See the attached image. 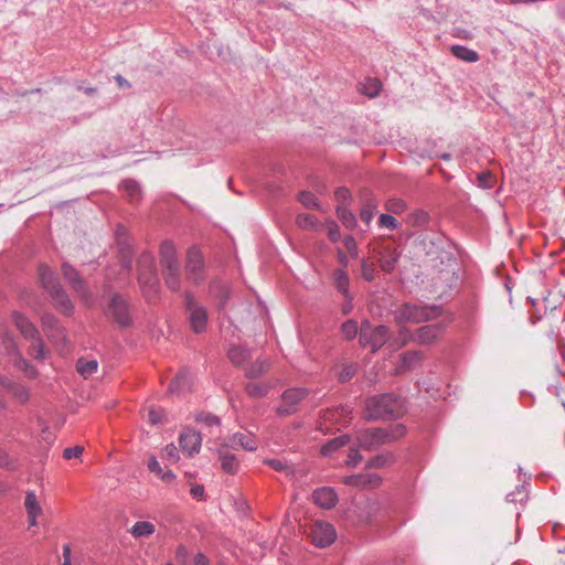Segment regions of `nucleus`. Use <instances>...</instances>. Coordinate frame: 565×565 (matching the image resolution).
<instances>
[{"instance_id": "1", "label": "nucleus", "mask_w": 565, "mask_h": 565, "mask_svg": "<svg viewBox=\"0 0 565 565\" xmlns=\"http://www.w3.org/2000/svg\"><path fill=\"white\" fill-rule=\"evenodd\" d=\"M366 416L371 419L399 416L404 413L403 401L394 394H383L366 399Z\"/></svg>"}, {"instance_id": "2", "label": "nucleus", "mask_w": 565, "mask_h": 565, "mask_svg": "<svg viewBox=\"0 0 565 565\" xmlns=\"http://www.w3.org/2000/svg\"><path fill=\"white\" fill-rule=\"evenodd\" d=\"M39 278L44 289L50 292L57 309L64 315H70L73 310L72 302L49 266L44 264L39 266Z\"/></svg>"}, {"instance_id": "3", "label": "nucleus", "mask_w": 565, "mask_h": 565, "mask_svg": "<svg viewBox=\"0 0 565 565\" xmlns=\"http://www.w3.org/2000/svg\"><path fill=\"white\" fill-rule=\"evenodd\" d=\"M405 435V427L401 424L392 426L388 430L383 428L370 429L359 434V447L372 450L383 444L396 440Z\"/></svg>"}, {"instance_id": "4", "label": "nucleus", "mask_w": 565, "mask_h": 565, "mask_svg": "<svg viewBox=\"0 0 565 565\" xmlns=\"http://www.w3.org/2000/svg\"><path fill=\"white\" fill-rule=\"evenodd\" d=\"M12 321L21 335L31 342L30 354L36 360H44L46 351L34 324L19 311L12 312Z\"/></svg>"}, {"instance_id": "5", "label": "nucleus", "mask_w": 565, "mask_h": 565, "mask_svg": "<svg viewBox=\"0 0 565 565\" xmlns=\"http://www.w3.org/2000/svg\"><path fill=\"white\" fill-rule=\"evenodd\" d=\"M138 280L145 296L151 300L159 291V280L156 274L154 258L150 254H143L138 260Z\"/></svg>"}, {"instance_id": "6", "label": "nucleus", "mask_w": 565, "mask_h": 565, "mask_svg": "<svg viewBox=\"0 0 565 565\" xmlns=\"http://www.w3.org/2000/svg\"><path fill=\"white\" fill-rule=\"evenodd\" d=\"M441 309L436 306H416L406 303L395 315L396 322L404 328L403 324L406 322L420 323L439 317Z\"/></svg>"}, {"instance_id": "7", "label": "nucleus", "mask_w": 565, "mask_h": 565, "mask_svg": "<svg viewBox=\"0 0 565 565\" xmlns=\"http://www.w3.org/2000/svg\"><path fill=\"white\" fill-rule=\"evenodd\" d=\"M367 248L383 271L390 274L395 269L399 253L393 244L379 238L370 242Z\"/></svg>"}, {"instance_id": "8", "label": "nucleus", "mask_w": 565, "mask_h": 565, "mask_svg": "<svg viewBox=\"0 0 565 565\" xmlns=\"http://www.w3.org/2000/svg\"><path fill=\"white\" fill-rule=\"evenodd\" d=\"M388 339V329L384 326L373 327L365 322L360 329V343L369 347L372 352L382 348Z\"/></svg>"}, {"instance_id": "9", "label": "nucleus", "mask_w": 565, "mask_h": 565, "mask_svg": "<svg viewBox=\"0 0 565 565\" xmlns=\"http://www.w3.org/2000/svg\"><path fill=\"white\" fill-rule=\"evenodd\" d=\"M309 537L315 546L323 548L335 541L337 532L332 524L317 520L310 526Z\"/></svg>"}, {"instance_id": "10", "label": "nucleus", "mask_w": 565, "mask_h": 565, "mask_svg": "<svg viewBox=\"0 0 565 565\" xmlns=\"http://www.w3.org/2000/svg\"><path fill=\"white\" fill-rule=\"evenodd\" d=\"M441 331V324H428L417 329L414 335H409L408 331L405 328H402L399 330V337L403 345L411 340L418 344L427 345L433 343L436 339H438Z\"/></svg>"}, {"instance_id": "11", "label": "nucleus", "mask_w": 565, "mask_h": 565, "mask_svg": "<svg viewBox=\"0 0 565 565\" xmlns=\"http://www.w3.org/2000/svg\"><path fill=\"white\" fill-rule=\"evenodd\" d=\"M308 392L305 388H290L282 393L281 403L277 407L280 416H289L298 411L299 403L305 399Z\"/></svg>"}, {"instance_id": "12", "label": "nucleus", "mask_w": 565, "mask_h": 565, "mask_svg": "<svg viewBox=\"0 0 565 565\" xmlns=\"http://www.w3.org/2000/svg\"><path fill=\"white\" fill-rule=\"evenodd\" d=\"M185 303L191 329L195 333L203 332L207 322L206 310L202 306L198 305L189 295L186 296Z\"/></svg>"}, {"instance_id": "13", "label": "nucleus", "mask_w": 565, "mask_h": 565, "mask_svg": "<svg viewBox=\"0 0 565 565\" xmlns=\"http://www.w3.org/2000/svg\"><path fill=\"white\" fill-rule=\"evenodd\" d=\"M107 315L120 327H128L131 324V316L129 307L121 297L114 296L108 306Z\"/></svg>"}, {"instance_id": "14", "label": "nucleus", "mask_w": 565, "mask_h": 565, "mask_svg": "<svg viewBox=\"0 0 565 565\" xmlns=\"http://www.w3.org/2000/svg\"><path fill=\"white\" fill-rule=\"evenodd\" d=\"M185 270L188 279L193 282H199L203 279V256L196 247H190L188 250Z\"/></svg>"}, {"instance_id": "15", "label": "nucleus", "mask_w": 565, "mask_h": 565, "mask_svg": "<svg viewBox=\"0 0 565 565\" xmlns=\"http://www.w3.org/2000/svg\"><path fill=\"white\" fill-rule=\"evenodd\" d=\"M62 271L64 278L72 285L73 289L77 295L88 303L90 300V295L86 289L85 281L78 276L77 271L71 267L68 264H63Z\"/></svg>"}, {"instance_id": "16", "label": "nucleus", "mask_w": 565, "mask_h": 565, "mask_svg": "<svg viewBox=\"0 0 565 565\" xmlns=\"http://www.w3.org/2000/svg\"><path fill=\"white\" fill-rule=\"evenodd\" d=\"M343 482L348 486L361 489H374L381 484L382 479L377 473L365 472L360 475L348 476L343 479Z\"/></svg>"}, {"instance_id": "17", "label": "nucleus", "mask_w": 565, "mask_h": 565, "mask_svg": "<svg viewBox=\"0 0 565 565\" xmlns=\"http://www.w3.org/2000/svg\"><path fill=\"white\" fill-rule=\"evenodd\" d=\"M202 438L201 435L192 429H186L182 431L179 436V444L182 451L192 457L199 452L201 448Z\"/></svg>"}, {"instance_id": "18", "label": "nucleus", "mask_w": 565, "mask_h": 565, "mask_svg": "<svg viewBox=\"0 0 565 565\" xmlns=\"http://www.w3.org/2000/svg\"><path fill=\"white\" fill-rule=\"evenodd\" d=\"M160 262L163 270L180 269L175 246L172 242H163L160 247Z\"/></svg>"}, {"instance_id": "19", "label": "nucleus", "mask_w": 565, "mask_h": 565, "mask_svg": "<svg viewBox=\"0 0 565 565\" xmlns=\"http://www.w3.org/2000/svg\"><path fill=\"white\" fill-rule=\"evenodd\" d=\"M218 457L224 472L235 475L238 471L239 462L227 444L220 447Z\"/></svg>"}, {"instance_id": "20", "label": "nucleus", "mask_w": 565, "mask_h": 565, "mask_svg": "<svg viewBox=\"0 0 565 565\" xmlns=\"http://www.w3.org/2000/svg\"><path fill=\"white\" fill-rule=\"evenodd\" d=\"M315 503L323 509H332L338 502V495L331 488H320L312 493Z\"/></svg>"}, {"instance_id": "21", "label": "nucleus", "mask_w": 565, "mask_h": 565, "mask_svg": "<svg viewBox=\"0 0 565 565\" xmlns=\"http://www.w3.org/2000/svg\"><path fill=\"white\" fill-rule=\"evenodd\" d=\"M42 328L50 340H55L54 330L58 331L63 339H65V330L60 327L58 321L52 315H44L42 317Z\"/></svg>"}, {"instance_id": "22", "label": "nucleus", "mask_w": 565, "mask_h": 565, "mask_svg": "<svg viewBox=\"0 0 565 565\" xmlns=\"http://www.w3.org/2000/svg\"><path fill=\"white\" fill-rule=\"evenodd\" d=\"M230 448H236L239 446L245 450H255L257 448V444L250 435L245 434H235L231 437L230 443L227 444Z\"/></svg>"}, {"instance_id": "23", "label": "nucleus", "mask_w": 565, "mask_h": 565, "mask_svg": "<svg viewBox=\"0 0 565 565\" xmlns=\"http://www.w3.org/2000/svg\"><path fill=\"white\" fill-rule=\"evenodd\" d=\"M350 411L348 407L339 406L333 409H327L323 414L324 422L345 424L348 422Z\"/></svg>"}, {"instance_id": "24", "label": "nucleus", "mask_w": 565, "mask_h": 565, "mask_svg": "<svg viewBox=\"0 0 565 565\" xmlns=\"http://www.w3.org/2000/svg\"><path fill=\"white\" fill-rule=\"evenodd\" d=\"M131 202H137L141 196V190L135 179H125L119 186Z\"/></svg>"}, {"instance_id": "25", "label": "nucleus", "mask_w": 565, "mask_h": 565, "mask_svg": "<svg viewBox=\"0 0 565 565\" xmlns=\"http://www.w3.org/2000/svg\"><path fill=\"white\" fill-rule=\"evenodd\" d=\"M198 422H200L203 428L209 429L210 434L216 435L221 430V420L218 417L212 414L202 413L198 416Z\"/></svg>"}, {"instance_id": "26", "label": "nucleus", "mask_w": 565, "mask_h": 565, "mask_svg": "<svg viewBox=\"0 0 565 565\" xmlns=\"http://www.w3.org/2000/svg\"><path fill=\"white\" fill-rule=\"evenodd\" d=\"M382 89V83L377 78H366L361 84V93L370 98L376 97Z\"/></svg>"}, {"instance_id": "27", "label": "nucleus", "mask_w": 565, "mask_h": 565, "mask_svg": "<svg viewBox=\"0 0 565 565\" xmlns=\"http://www.w3.org/2000/svg\"><path fill=\"white\" fill-rule=\"evenodd\" d=\"M227 356L233 364L242 365L249 358V352L241 345H232L228 349Z\"/></svg>"}, {"instance_id": "28", "label": "nucleus", "mask_w": 565, "mask_h": 565, "mask_svg": "<svg viewBox=\"0 0 565 565\" xmlns=\"http://www.w3.org/2000/svg\"><path fill=\"white\" fill-rule=\"evenodd\" d=\"M156 531V526L153 523L148 521H139L134 524V526L130 530V533L134 537H142V536H149L153 534Z\"/></svg>"}, {"instance_id": "29", "label": "nucleus", "mask_w": 565, "mask_h": 565, "mask_svg": "<svg viewBox=\"0 0 565 565\" xmlns=\"http://www.w3.org/2000/svg\"><path fill=\"white\" fill-rule=\"evenodd\" d=\"M98 363L96 360L79 359L76 363L77 372L84 376L89 377L97 372Z\"/></svg>"}, {"instance_id": "30", "label": "nucleus", "mask_w": 565, "mask_h": 565, "mask_svg": "<svg viewBox=\"0 0 565 565\" xmlns=\"http://www.w3.org/2000/svg\"><path fill=\"white\" fill-rule=\"evenodd\" d=\"M451 53L462 60V61H466V62H477L479 60V55L476 51L473 50H470L466 46H462V45H454L451 46Z\"/></svg>"}, {"instance_id": "31", "label": "nucleus", "mask_w": 565, "mask_h": 565, "mask_svg": "<svg viewBox=\"0 0 565 565\" xmlns=\"http://www.w3.org/2000/svg\"><path fill=\"white\" fill-rule=\"evenodd\" d=\"M24 508L28 515H41L43 510L34 492H28L24 499Z\"/></svg>"}, {"instance_id": "32", "label": "nucleus", "mask_w": 565, "mask_h": 565, "mask_svg": "<svg viewBox=\"0 0 565 565\" xmlns=\"http://www.w3.org/2000/svg\"><path fill=\"white\" fill-rule=\"evenodd\" d=\"M296 224H297L298 227H300L302 230L317 231L319 222H318V218L315 215L308 214V213H303V214H299L296 217Z\"/></svg>"}, {"instance_id": "33", "label": "nucleus", "mask_w": 565, "mask_h": 565, "mask_svg": "<svg viewBox=\"0 0 565 565\" xmlns=\"http://www.w3.org/2000/svg\"><path fill=\"white\" fill-rule=\"evenodd\" d=\"M337 216L347 228L353 230L356 226L355 216L345 206L337 207Z\"/></svg>"}, {"instance_id": "34", "label": "nucleus", "mask_w": 565, "mask_h": 565, "mask_svg": "<svg viewBox=\"0 0 565 565\" xmlns=\"http://www.w3.org/2000/svg\"><path fill=\"white\" fill-rule=\"evenodd\" d=\"M189 386V374L185 371L180 372L174 376L169 385L170 392H180Z\"/></svg>"}, {"instance_id": "35", "label": "nucleus", "mask_w": 565, "mask_h": 565, "mask_svg": "<svg viewBox=\"0 0 565 565\" xmlns=\"http://www.w3.org/2000/svg\"><path fill=\"white\" fill-rule=\"evenodd\" d=\"M348 443H349L348 436H341V437L334 438L322 446L321 452L324 456H329L337 449L345 446Z\"/></svg>"}, {"instance_id": "36", "label": "nucleus", "mask_w": 565, "mask_h": 565, "mask_svg": "<svg viewBox=\"0 0 565 565\" xmlns=\"http://www.w3.org/2000/svg\"><path fill=\"white\" fill-rule=\"evenodd\" d=\"M142 418H145L148 423L156 425L162 420L163 411L156 408L153 406H149L141 411Z\"/></svg>"}, {"instance_id": "37", "label": "nucleus", "mask_w": 565, "mask_h": 565, "mask_svg": "<svg viewBox=\"0 0 565 565\" xmlns=\"http://www.w3.org/2000/svg\"><path fill=\"white\" fill-rule=\"evenodd\" d=\"M299 202L307 209L321 210L317 198L309 191H302L298 195Z\"/></svg>"}, {"instance_id": "38", "label": "nucleus", "mask_w": 565, "mask_h": 565, "mask_svg": "<svg viewBox=\"0 0 565 565\" xmlns=\"http://www.w3.org/2000/svg\"><path fill=\"white\" fill-rule=\"evenodd\" d=\"M361 274L365 280H367V281L374 280L376 277V269H375L374 262L369 258H363L361 262Z\"/></svg>"}, {"instance_id": "39", "label": "nucleus", "mask_w": 565, "mask_h": 565, "mask_svg": "<svg viewBox=\"0 0 565 565\" xmlns=\"http://www.w3.org/2000/svg\"><path fill=\"white\" fill-rule=\"evenodd\" d=\"M162 274H163L167 286L171 290H178L180 288V269L163 270Z\"/></svg>"}, {"instance_id": "40", "label": "nucleus", "mask_w": 565, "mask_h": 565, "mask_svg": "<svg viewBox=\"0 0 565 565\" xmlns=\"http://www.w3.org/2000/svg\"><path fill=\"white\" fill-rule=\"evenodd\" d=\"M338 367L339 371L337 372V376L342 383L350 381L355 374V366L351 363H342Z\"/></svg>"}, {"instance_id": "41", "label": "nucleus", "mask_w": 565, "mask_h": 565, "mask_svg": "<svg viewBox=\"0 0 565 565\" xmlns=\"http://www.w3.org/2000/svg\"><path fill=\"white\" fill-rule=\"evenodd\" d=\"M334 285L338 288V290L341 291L342 294L345 295L348 292L349 277L343 269L335 270Z\"/></svg>"}, {"instance_id": "42", "label": "nucleus", "mask_w": 565, "mask_h": 565, "mask_svg": "<svg viewBox=\"0 0 565 565\" xmlns=\"http://www.w3.org/2000/svg\"><path fill=\"white\" fill-rule=\"evenodd\" d=\"M428 214L422 210H418V211H415L413 212L412 214L408 215L407 217V222L412 225V226H417V227H420V226H424L428 223Z\"/></svg>"}, {"instance_id": "43", "label": "nucleus", "mask_w": 565, "mask_h": 565, "mask_svg": "<svg viewBox=\"0 0 565 565\" xmlns=\"http://www.w3.org/2000/svg\"><path fill=\"white\" fill-rule=\"evenodd\" d=\"M385 209L394 214H401L406 210V203L398 198L388 199L385 202Z\"/></svg>"}, {"instance_id": "44", "label": "nucleus", "mask_w": 565, "mask_h": 565, "mask_svg": "<svg viewBox=\"0 0 565 565\" xmlns=\"http://www.w3.org/2000/svg\"><path fill=\"white\" fill-rule=\"evenodd\" d=\"M402 358H403L402 369L404 371L412 369L414 365L419 363V361L422 360V355L417 351L406 352Z\"/></svg>"}, {"instance_id": "45", "label": "nucleus", "mask_w": 565, "mask_h": 565, "mask_svg": "<svg viewBox=\"0 0 565 565\" xmlns=\"http://www.w3.org/2000/svg\"><path fill=\"white\" fill-rule=\"evenodd\" d=\"M341 332L344 339H353L359 332L358 323L353 320H347L341 327Z\"/></svg>"}, {"instance_id": "46", "label": "nucleus", "mask_w": 565, "mask_h": 565, "mask_svg": "<svg viewBox=\"0 0 565 565\" xmlns=\"http://www.w3.org/2000/svg\"><path fill=\"white\" fill-rule=\"evenodd\" d=\"M246 391L249 396L260 397L267 394L268 386L263 383L253 382L246 386Z\"/></svg>"}, {"instance_id": "47", "label": "nucleus", "mask_w": 565, "mask_h": 565, "mask_svg": "<svg viewBox=\"0 0 565 565\" xmlns=\"http://www.w3.org/2000/svg\"><path fill=\"white\" fill-rule=\"evenodd\" d=\"M162 459L174 463L179 460V451L174 444H169L164 447L161 454Z\"/></svg>"}, {"instance_id": "48", "label": "nucleus", "mask_w": 565, "mask_h": 565, "mask_svg": "<svg viewBox=\"0 0 565 565\" xmlns=\"http://www.w3.org/2000/svg\"><path fill=\"white\" fill-rule=\"evenodd\" d=\"M376 204L373 202L367 203L360 212V218L369 225L375 214Z\"/></svg>"}, {"instance_id": "49", "label": "nucleus", "mask_w": 565, "mask_h": 565, "mask_svg": "<svg viewBox=\"0 0 565 565\" xmlns=\"http://www.w3.org/2000/svg\"><path fill=\"white\" fill-rule=\"evenodd\" d=\"M379 225L381 227H386L391 231L396 230L399 226L397 220L390 214H381L379 217Z\"/></svg>"}, {"instance_id": "50", "label": "nucleus", "mask_w": 565, "mask_h": 565, "mask_svg": "<svg viewBox=\"0 0 565 565\" xmlns=\"http://www.w3.org/2000/svg\"><path fill=\"white\" fill-rule=\"evenodd\" d=\"M391 461H392V456H390V455H379V456H375L374 458H372L369 461L367 467H370V468H383L384 466H386Z\"/></svg>"}, {"instance_id": "51", "label": "nucleus", "mask_w": 565, "mask_h": 565, "mask_svg": "<svg viewBox=\"0 0 565 565\" xmlns=\"http://www.w3.org/2000/svg\"><path fill=\"white\" fill-rule=\"evenodd\" d=\"M343 244H344V247L348 252V254L352 257V258H356L358 255H359V249H358V244L354 239V237L352 236H347L344 239H343Z\"/></svg>"}, {"instance_id": "52", "label": "nucleus", "mask_w": 565, "mask_h": 565, "mask_svg": "<svg viewBox=\"0 0 565 565\" xmlns=\"http://www.w3.org/2000/svg\"><path fill=\"white\" fill-rule=\"evenodd\" d=\"M327 227H328V236H329L330 241L333 243L339 242L341 238V233H340V227L338 226V224L333 221H329V222H327Z\"/></svg>"}, {"instance_id": "53", "label": "nucleus", "mask_w": 565, "mask_h": 565, "mask_svg": "<svg viewBox=\"0 0 565 565\" xmlns=\"http://www.w3.org/2000/svg\"><path fill=\"white\" fill-rule=\"evenodd\" d=\"M266 370H267V364L265 362H257V363L250 365L246 370V375L249 377H256V376L260 375L262 373H264Z\"/></svg>"}, {"instance_id": "54", "label": "nucleus", "mask_w": 565, "mask_h": 565, "mask_svg": "<svg viewBox=\"0 0 565 565\" xmlns=\"http://www.w3.org/2000/svg\"><path fill=\"white\" fill-rule=\"evenodd\" d=\"M334 196L337 201H339L342 204V206H344V204L351 200L350 191L347 188L337 189L334 192Z\"/></svg>"}, {"instance_id": "55", "label": "nucleus", "mask_w": 565, "mask_h": 565, "mask_svg": "<svg viewBox=\"0 0 565 565\" xmlns=\"http://www.w3.org/2000/svg\"><path fill=\"white\" fill-rule=\"evenodd\" d=\"M83 451H84L83 446H75L73 448H66L63 451V457L67 460L72 459V458H78L83 454Z\"/></svg>"}, {"instance_id": "56", "label": "nucleus", "mask_w": 565, "mask_h": 565, "mask_svg": "<svg viewBox=\"0 0 565 565\" xmlns=\"http://www.w3.org/2000/svg\"><path fill=\"white\" fill-rule=\"evenodd\" d=\"M366 509H367V515L361 521L364 522L365 524H370L372 522V515L375 514L380 508L376 502H369L366 504Z\"/></svg>"}, {"instance_id": "57", "label": "nucleus", "mask_w": 565, "mask_h": 565, "mask_svg": "<svg viewBox=\"0 0 565 565\" xmlns=\"http://www.w3.org/2000/svg\"><path fill=\"white\" fill-rule=\"evenodd\" d=\"M190 493L196 500H204V487L202 484L191 483Z\"/></svg>"}, {"instance_id": "58", "label": "nucleus", "mask_w": 565, "mask_h": 565, "mask_svg": "<svg viewBox=\"0 0 565 565\" xmlns=\"http://www.w3.org/2000/svg\"><path fill=\"white\" fill-rule=\"evenodd\" d=\"M361 460H362V457L359 454V450L358 449H351V451L349 454V457H348V460H347V465L351 466V467H355L359 462H361Z\"/></svg>"}, {"instance_id": "59", "label": "nucleus", "mask_w": 565, "mask_h": 565, "mask_svg": "<svg viewBox=\"0 0 565 565\" xmlns=\"http://www.w3.org/2000/svg\"><path fill=\"white\" fill-rule=\"evenodd\" d=\"M14 396L21 401L24 402L28 399V392L23 386H17L13 388Z\"/></svg>"}, {"instance_id": "60", "label": "nucleus", "mask_w": 565, "mask_h": 565, "mask_svg": "<svg viewBox=\"0 0 565 565\" xmlns=\"http://www.w3.org/2000/svg\"><path fill=\"white\" fill-rule=\"evenodd\" d=\"M54 334H55V340H51L56 347H60L61 350L63 351L66 347V338L63 339L62 334L54 330Z\"/></svg>"}, {"instance_id": "61", "label": "nucleus", "mask_w": 565, "mask_h": 565, "mask_svg": "<svg viewBox=\"0 0 565 565\" xmlns=\"http://www.w3.org/2000/svg\"><path fill=\"white\" fill-rule=\"evenodd\" d=\"M148 469L156 475L161 469V466L156 458H151L148 461Z\"/></svg>"}, {"instance_id": "62", "label": "nucleus", "mask_w": 565, "mask_h": 565, "mask_svg": "<svg viewBox=\"0 0 565 565\" xmlns=\"http://www.w3.org/2000/svg\"><path fill=\"white\" fill-rule=\"evenodd\" d=\"M19 363L25 367V373H26V375L29 377L35 376V374H36L35 370L32 366H30L26 363V361H24L23 359L19 358Z\"/></svg>"}, {"instance_id": "63", "label": "nucleus", "mask_w": 565, "mask_h": 565, "mask_svg": "<svg viewBox=\"0 0 565 565\" xmlns=\"http://www.w3.org/2000/svg\"><path fill=\"white\" fill-rule=\"evenodd\" d=\"M267 463L277 471H281L285 469V465L279 459L268 460Z\"/></svg>"}, {"instance_id": "64", "label": "nucleus", "mask_w": 565, "mask_h": 565, "mask_svg": "<svg viewBox=\"0 0 565 565\" xmlns=\"http://www.w3.org/2000/svg\"><path fill=\"white\" fill-rule=\"evenodd\" d=\"M175 479V475L171 470L164 471L161 476V480L166 483H170Z\"/></svg>"}]
</instances>
